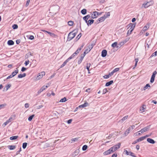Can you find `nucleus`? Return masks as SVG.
<instances>
[{
    "label": "nucleus",
    "mask_w": 157,
    "mask_h": 157,
    "mask_svg": "<svg viewBox=\"0 0 157 157\" xmlns=\"http://www.w3.org/2000/svg\"><path fill=\"white\" fill-rule=\"evenodd\" d=\"M12 27L14 29H17L18 28V26L17 25L14 24L13 25Z\"/></svg>",
    "instance_id": "obj_48"
},
{
    "label": "nucleus",
    "mask_w": 157,
    "mask_h": 157,
    "mask_svg": "<svg viewBox=\"0 0 157 157\" xmlns=\"http://www.w3.org/2000/svg\"><path fill=\"white\" fill-rule=\"evenodd\" d=\"M81 50V48H79L76 50V51L75 52V53H76V54L77 55L79 53V52Z\"/></svg>",
    "instance_id": "obj_50"
},
{
    "label": "nucleus",
    "mask_w": 157,
    "mask_h": 157,
    "mask_svg": "<svg viewBox=\"0 0 157 157\" xmlns=\"http://www.w3.org/2000/svg\"><path fill=\"white\" fill-rule=\"evenodd\" d=\"M68 24L69 26H72L73 24V22L72 21H69L68 22Z\"/></svg>",
    "instance_id": "obj_41"
},
{
    "label": "nucleus",
    "mask_w": 157,
    "mask_h": 157,
    "mask_svg": "<svg viewBox=\"0 0 157 157\" xmlns=\"http://www.w3.org/2000/svg\"><path fill=\"white\" fill-rule=\"evenodd\" d=\"M140 132H140V131H138L137 132H136L134 134L136 136L140 135H141V133Z\"/></svg>",
    "instance_id": "obj_47"
},
{
    "label": "nucleus",
    "mask_w": 157,
    "mask_h": 157,
    "mask_svg": "<svg viewBox=\"0 0 157 157\" xmlns=\"http://www.w3.org/2000/svg\"><path fill=\"white\" fill-rule=\"evenodd\" d=\"M93 47V46L92 45H90L88 47L89 49V50L90 51L91 49Z\"/></svg>",
    "instance_id": "obj_57"
},
{
    "label": "nucleus",
    "mask_w": 157,
    "mask_h": 157,
    "mask_svg": "<svg viewBox=\"0 0 157 157\" xmlns=\"http://www.w3.org/2000/svg\"><path fill=\"white\" fill-rule=\"evenodd\" d=\"M149 28V25L148 24H147L141 31V32L143 33L146 31Z\"/></svg>",
    "instance_id": "obj_12"
},
{
    "label": "nucleus",
    "mask_w": 157,
    "mask_h": 157,
    "mask_svg": "<svg viewBox=\"0 0 157 157\" xmlns=\"http://www.w3.org/2000/svg\"><path fill=\"white\" fill-rule=\"evenodd\" d=\"M98 15L99 13L98 12L94 11L91 13V17L93 19L96 18Z\"/></svg>",
    "instance_id": "obj_6"
},
{
    "label": "nucleus",
    "mask_w": 157,
    "mask_h": 157,
    "mask_svg": "<svg viewBox=\"0 0 157 157\" xmlns=\"http://www.w3.org/2000/svg\"><path fill=\"white\" fill-rule=\"evenodd\" d=\"M6 104H3L0 105V110L4 108L6 106Z\"/></svg>",
    "instance_id": "obj_33"
},
{
    "label": "nucleus",
    "mask_w": 157,
    "mask_h": 157,
    "mask_svg": "<svg viewBox=\"0 0 157 157\" xmlns=\"http://www.w3.org/2000/svg\"><path fill=\"white\" fill-rule=\"evenodd\" d=\"M81 33H80L79 34H78V36H77L76 39H77V40H78L81 37Z\"/></svg>",
    "instance_id": "obj_52"
},
{
    "label": "nucleus",
    "mask_w": 157,
    "mask_h": 157,
    "mask_svg": "<svg viewBox=\"0 0 157 157\" xmlns=\"http://www.w3.org/2000/svg\"><path fill=\"white\" fill-rule=\"evenodd\" d=\"M87 53L85 52V51L84 52V53L83 54H81V56H82L83 57V58H84V57L85 56V55H86V54H87Z\"/></svg>",
    "instance_id": "obj_54"
},
{
    "label": "nucleus",
    "mask_w": 157,
    "mask_h": 157,
    "mask_svg": "<svg viewBox=\"0 0 157 157\" xmlns=\"http://www.w3.org/2000/svg\"><path fill=\"white\" fill-rule=\"evenodd\" d=\"M66 98L64 97L62 99H61L59 101V102H65V101H66Z\"/></svg>",
    "instance_id": "obj_39"
},
{
    "label": "nucleus",
    "mask_w": 157,
    "mask_h": 157,
    "mask_svg": "<svg viewBox=\"0 0 157 157\" xmlns=\"http://www.w3.org/2000/svg\"><path fill=\"white\" fill-rule=\"evenodd\" d=\"M87 10L86 9H84L81 11V13L83 15H85L86 14Z\"/></svg>",
    "instance_id": "obj_30"
},
{
    "label": "nucleus",
    "mask_w": 157,
    "mask_h": 157,
    "mask_svg": "<svg viewBox=\"0 0 157 157\" xmlns=\"http://www.w3.org/2000/svg\"><path fill=\"white\" fill-rule=\"evenodd\" d=\"M148 87H150V86L149 84H147L146 85V86L144 87L143 90H145L146 89L148 88Z\"/></svg>",
    "instance_id": "obj_34"
},
{
    "label": "nucleus",
    "mask_w": 157,
    "mask_h": 157,
    "mask_svg": "<svg viewBox=\"0 0 157 157\" xmlns=\"http://www.w3.org/2000/svg\"><path fill=\"white\" fill-rule=\"evenodd\" d=\"M27 146V143H24L22 145V147L23 149H25L26 148Z\"/></svg>",
    "instance_id": "obj_43"
},
{
    "label": "nucleus",
    "mask_w": 157,
    "mask_h": 157,
    "mask_svg": "<svg viewBox=\"0 0 157 157\" xmlns=\"http://www.w3.org/2000/svg\"><path fill=\"white\" fill-rule=\"evenodd\" d=\"M45 72L44 71H42L39 73L38 75L36 78L35 80H38L41 78L45 75Z\"/></svg>",
    "instance_id": "obj_4"
},
{
    "label": "nucleus",
    "mask_w": 157,
    "mask_h": 157,
    "mask_svg": "<svg viewBox=\"0 0 157 157\" xmlns=\"http://www.w3.org/2000/svg\"><path fill=\"white\" fill-rule=\"evenodd\" d=\"M157 72L156 71H154V72L153 73L151 76V77L150 80V82L151 83H152L154 82L155 76Z\"/></svg>",
    "instance_id": "obj_8"
},
{
    "label": "nucleus",
    "mask_w": 157,
    "mask_h": 157,
    "mask_svg": "<svg viewBox=\"0 0 157 157\" xmlns=\"http://www.w3.org/2000/svg\"><path fill=\"white\" fill-rule=\"evenodd\" d=\"M13 77V76H12V75L11 74V75H9V76H8L6 78L7 79H10V78H12V77Z\"/></svg>",
    "instance_id": "obj_60"
},
{
    "label": "nucleus",
    "mask_w": 157,
    "mask_h": 157,
    "mask_svg": "<svg viewBox=\"0 0 157 157\" xmlns=\"http://www.w3.org/2000/svg\"><path fill=\"white\" fill-rule=\"evenodd\" d=\"M108 92V90L106 88L104 89L103 91V94H105Z\"/></svg>",
    "instance_id": "obj_51"
},
{
    "label": "nucleus",
    "mask_w": 157,
    "mask_h": 157,
    "mask_svg": "<svg viewBox=\"0 0 157 157\" xmlns=\"http://www.w3.org/2000/svg\"><path fill=\"white\" fill-rule=\"evenodd\" d=\"M72 119H70L67 121V123L68 124H70L71 123L72 121Z\"/></svg>",
    "instance_id": "obj_59"
},
{
    "label": "nucleus",
    "mask_w": 157,
    "mask_h": 157,
    "mask_svg": "<svg viewBox=\"0 0 157 157\" xmlns=\"http://www.w3.org/2000/svg\"><path fill=\"white\" fill-rule=\"evenodd\" d=\"M145 138H146V137H144V136L141 137L139 138L138 139H137V141H138V142H140V141H141L144 140Z\"/></svg>",
    "instance_id": "obj_29"
},
{
    "label": "nucleus",
    "mask_w": 157,
    "mask_h": 157,
    "mask_svg": "<svg viewBox=\"0 0 157 157\" xmlns=\"http://www.w3.org/2000/svg\"><path fill=\"white\" fill-rule=\"evenodd\" d=\"M8 148L10 150H13L15 149L16 147L15 146L11 145L8 146Z\"/></svg>",
    "instance_id": "obj_28"
},
{
    "label": "nucleus",
    "mask_w": 157,
    "mask_h": 157,
    "mask_svg": "<svg viewBox=\"0 0 157 157\" xmlns=\"http://www.w3.org/2000/svg\"><path fill=\"white\" fill-rule=\"evenodd\" d=\"M107 52L105 50H103L101 52V56L102 57H105L107 54Z\"/></svg>",
    "instance_id": "obj_14"
},
{
    "label": "nucleus",
    "mask_w": 157,
    "mask_h": 157,
    "mask_svg": "<svg viewBox=\"0 0 157 157\" xmlns=\"http://www.w3.org/2000/svg\"><path fill=\"white\" fill-rule=\"evenodd\" d=\"M147 2L149 6L152 5L154 3L152 1H150L149 2Z\"/></svg>",
    "instance_id": "obj_42"
},
{
    "label": "nucleus",
    "mask_w": 157,
    "mask_h": 157,
    "mask_svg": "<svg viewBox=\"0 0 157 157\" xmlns=\"http://www.w3.org/2000/svg\"><path fill=\"white\" fill-rule=\"evenodd\" d=\"M29 60H27L25 61V66H27L29 64Z\"/></svg>",
    "instance_id": "obj_53"
},
{
    "label": "nucleus",
    "mask_w": 157,
    "mask_h": 157,
    "mask_svg": "<svg viewBox=\"0 0 157 157\" xmlns=\"http://www.w3.org/2000/svg\"><path fill=\"white\" fill-rule=\"evenodd\" d=\"M94 20H89L86 23L87 25L89 26V25H92L94 23Z\"/></svg>",
    "instance_id": "obj_20"
},
{
    "label": "nucleus",
    "mask_w": 157,
    "mask_h": 157,
    "mask_svg": "<svg viewBox=\"0 0 157 157\" xmlns=\"http://www.w3.org/2000/svg\"><path fill=\"white\" fill-rule=\"evenodd\" d=\"M151 43V40L150 39H147L146 40V46L148 48H149V45H150Z\"/></svg>",
    "instance_id": "obj_13"
},
{
    "label": "nucleus",
    "mask_w": 157,
    "mask_h": 157,
    "mask_svg": "<svg viewBox=\"0 0 157 157\" xmlns=\"http://www.w3.org/2000/svg\"><path fill=\"white\" fill-rule=\"evenodd\" d=\"M147 141L149 143L152 144H154L155 143V141L149 138L147 139Z\"/></svg>",
    "instance_id": "obj_17"
},
{
    "label": "nucleus",
    "mask_w": 157,
    "mask_h": 157,
    "mask_svg": "<svg viewBox=\"0 0 157 157\" xmlns=\"http://www.w3.org/2000/svg\"><path fill=\"white\" fill-rule=\"evenodd\" d=\"M76 55V53L75 52L68 59L70 60V59L73 58Z\"/></svg>",
    "instance_id": "obj_36"
},
{
    "label": "nucleus",
    "mask_w": 157,
    "mask_h": 157,
    "mask_svg": "<svg viewBox=\"0 0 157 157\" xmlns=\"http://www.w3.org/2000/svg\"><path fill=\"white\" fill-rule=\"evenodd\" d=\"M83 57L82 56H80V59L78 61V64H79L82 62V60L83 59Z\"/></svg>",
    "instance_id": "obj_37"
},
{
    "label": "nucleus",
    "mask_w": 157,
    "mask_h": 157,
    "mask_svg": "<svg viewBox=\"0 0 157 157\" xmlns=\"http://www.w3.org/2000/svg\"><path fill=\"white\" fill-rule=\"evenodd\" d=\"M18 72V70L17 69L15 71H14L13 72L12 74L11 75H12V76H13V77L15 75H16Z\"/></svg>",
    "instance_id": "obj_22"
},
{
    "label": "nucleus",
    "mask_w": 157,
    "mask_h": 157,
    "mask_svg": "<svg viewBox=\"0 0 157 157\" xmlns=\"http://www.w3.org/2000/svg\"><path fill=\"white\" fill-rule=\"evenodd\" d=\"M113 83V81L111 80L109 82L106 83L105 84L106 86H109L112 84Z\"/></svg>",
    "instance_id": "obj_26"
},
{
    "label": "nucleus",
    "mask_w": 157,
    "mask_h": 157,
    "mask_svg": "<svg viewBox=\"0 0 157 157\" xmlns=\"http://www.w3.org/2000/svg\"><path fill=\"white\" fill-rule=\"evenodd\" d=\"M69 59H67L63 63V64L61 65L60 66V68H62L69 61Z\"/></svg>",
    "instance_id": "obj_23"
},
{
    "label": "nucleus",
    "mask_w": 157,
    "mask_h": 157,
    "mask_svg": "<svg viewBox=\"0 0 157 157\" xmlns=\"http://www.w3.org/2000/svg\"><path fill=\"white\" fill-rule=\"evenodd\" d=\"M117 155L116 154H114L112 155V157H117Z\"/></svg>",
    "instance_id": "obj_64"
},
{
    "label": "nucleus",
    "mask_w": 157,
    "mask_h": 157,
    "mask_svg": "<svg viewBox=\"0 0 157 157\" xmlns=\"http://www.w3.org/2000/svg\"><path fill=\"white\" fill-rule=\"evenodd\" d=\"M25 108H28L29 107V104L28 103H26L25 105Z\"/></svg>",
    "instance_id": "obj_55"
},
{
    "label": "nucleus",
    "mask_w": 157,
    "mask_h": 157,
    "mask_svg": "<svg viewBox=\"0 0 157 157\" xmlns=\"http://www.w3.org/2000/svg\"><path fill=\"white\" fill-rule=\"evenodd\" d=\"M11 85L10 84H8L6 85L5 87L4 88V89L5 90V88H6V90L7 91L8 89L11 87Z\"/></svg>",
    "instance_id": "obj_35"
},
{
    "label": "nucleus",
    "mask_w": 157,
    "mask_h": 157,
    "mask_svg": "<svg viewBox=\"0 0 157 157\" xmlns=\"http://www.w3.org/2000/svg\"><path fill=\"white\" fill-rule=\"evenodd\" d=\"M131 128H128L127 130L125 132L124 134L126 136L130 132Z\"/></svg>",
    "instance_id": "obj_32"
},
{
    "label": "nucleus",
    "mask_w": 157,
    "mask_h": 157,
    "mask_svg": "<svg viewBox=\"0 0 157 157\" xmlns=\"http://www.w3.org/2000/svg\"><path fill=\"white\" fill-rule=\"evenodd\" d=\"M74 31L71 32L68 35L67 40L70 41L73 39L76 36V33H73Z\"/></svg>",
    "instance_id": "obj_3"
},
{
    "label": "nucleus",
    "mask_w": 157,
    "mask_h": 157,
    "mask_svg": "<svg viewBox=\"0 0 157 157\" xmlns=\"http://www.w3.org/2000/svg\"><path fill=\"white\" fill-rule=\"evenodd\" d=\"M29 39L31 40H33L34 39V37L33 36H30L29 37Z\"/></svg>",
    "instance_id": "obj_61"
},
{
    "label": "nucleus",
    "mask_w": 157,
    "mask_h": 157,
    "mask_svg": "<svg viewBox=\"0 0 157 157\" xmlns=\"http://www.w3.org/2000/svg\"><path fill=\"white\" fill-rule=\"evenodd\" d=\"M79 150H76L73 152V154H72V156L74 157H75V156H76L77 155H78V154H79Z\"/></svg>",
    "instance_id": "obj_15"
},
{
    "label": "nucleus",
    "mask_w": 157,
    "mask_h": 157,
    "mask_svg": "<svg viewBox=\"0 0 157 157\" xmlns=\"http://www.w3.org/2000/svg\"><path fill=\"white\" fill-rule=\"evenodd\" d=\"M14 42L11 40H10L8 41L7 42V44L8 45H13L14 44Z\"/></svg>",
    "instance_id": "obj_25"
},
{
    "label": "nucleus",
    "mask_w": 157,
    "mask_h": 157,
    "mask_svg": "<svg viewBox=\"0 0 157 157\" xmlns=\"http://www.w3.org/2000/svg\"><path fill=\"white\" fill-rule=\"evenodd\" d=\"M18 137V136H11L10 138V139L11 140H15L17 139Z\"/></svg>",
    "instance_id": "obj_31"
},
{
    "label": "nucleus",
    "mask_w": 157,
    "mask_h": 157,
    "mask_svg": "<svg viewBox=\"0 0 157 157\" xmlns=\"http://www.w3.org/2000/svg\"><path fill=\"white\" fill-rule=\"evenodd\" d=\"M26 70V68L24 67H22L21 71L22 72Z\"/></svg>",
    "instance_id": "obj_56"
},
{
    "label": "nucleus",
    "mask_w": 157,
    "mask_h": 157,
    "mask_svg": "<svg viewBox=\"0 0 157 157\" xmlns=\"http://www.w3.org/2000/svg\"><path fill=\"white\" fill-rule=\"evenodd\" d=\"M119 70V68H115L114 70H113V71L114 73H115L117 71H118Z\"/></svg>",
    "instance_id": "obj_49"
},
{
    "label": "nucleus",
    "mask_w": 157,
    "mask_h": 157,
    "mask_svg": "<svg viewBox=\"0 0 157 157\" xmlns=\"http://www.w3.org/2000/svg\"><path fill=\"white\" fill-rule=\"evenodd\" d=\"M123 153L127 155H130L133 157H136L133 153L130 151H128L127 150L125 149L124 150Z\"/></svg>",
    "instance_id": "obj_5"
},
{
    "label": "nucleus",
    "mask_w": 157,
    "mask_h": 157,
    "mask_svg": "<svg viewBox=\"0 0 157 157\" xmlns=\"http://www.w3.org/2000/svg\"><path fill=\"white\" fill-rule=\"evenodd\" d=\"M149 6V5L147 3V2H144V3H143L141 6V9L144 8V9H146L147 8H148Z\"/></svg>",
    "instance_id": "obj_10"
},
{
    "label": "nucleus",
    "mask_w": 157,
    "mask_h": 157,
    "mask_svg": "<svg viewBox=\"0 0 157 157\" xmlns=\"http://www.w3.org/2000/svg\"><path fill=\"white\" fill-rule=\"evenodd\" d=\"M146 108V106L145 105H143L141 107L140 109V111L142 113L144 112Z\"/></svg>",
    "instance_id": "obj_19"
},
{
    "label": "nucleus",
    "mask_w": 157,
    "mask_h": 157,
    "mask_svg": "<svg viewBox=\"0 0 157 157\" xmlns=\"http://www.w3.org/2000/svg\"><path fill=\"white\" fill-rule=\"evenodd\" d=\"M87 148V146L85 145H84L82 147V150L83 151H85Z\"/></svg>",
    "instance_id": "obj_40"
},
{
    "label": "nucleus",
    "mask_w": 157,
    "mask_h": 157,
    "mask_svg": "<svg viewBox=\"0 0 157 157\" xmlns=\"http://www.w3.org/2000/svg\"><path fill=\"white\" fill-rule=\"evenodd\" d=\"M157 55V51L153 53L151 55V57L155 56Z\"/></svg>",
    "instance_id": "obj_46"
},
{
    "label": "nucleus",
    "mask_w": 157,
    "mask_h": 157,
    "mask_svg": "<svg viewBox=\"0 0 157 157\" xmlns=\"http://www.w3.org/2000/svg\"><path fill=\"white\" fill-rule=\"evenodd\" d=\"M129 39H130V38H129V37L126 38L123 41V43H124V44L125 43H126L127 42H128L129 40Z\"/></svg>",
    "instance_id": "obj_45"
},
{
    "label": "nucleus",
    "mask_w": 157,
    "mask_h": 157,
    "mask_svg": "<svg viewBox=\"0 0 157 157\" xmlns=\"http://www.w3.org/2000/svg\"><path fill=\"white\" fill-rule=\"evenodd\" d=\"M11 121V120L10 118L8 119V120L6 121V122H4L2 125V126L4 127L6 125H7L8 124L10 123Z\"/></svg>",
    "instance_id": "obj_21"
},
{
    "label": "nucleus",
    "mask_w": 157,
    "mask_h": 157,
    "mask_svg": "<svg viewBox=\"0 0 157 157\" xmlns=\"http://www.w3.org/2000/svg\"><path fill=\"white\" fill-rule=\"evenodd\" d=\"M106 19L105 17L104 16L99 18L97 21V23H99L100 22H103Z\"/></svg>",
    "instance_id": "obj_9"
},
{
    "label": "nucleus",
    "mask_w": 157,
    "mask_h": 157,
    "mask_svg": "<svg viewBox=\"0 0 157 157\" xmlns=\"http://www.w3.org/2000/svg\"><path fill=\"white\" fill-rule=\"evenodd\" d=\"M114 73L113 72V71H112L111 73H109V76H111Z\"/></svg>",
    "instance_id": "obj_63"
},
{
    "label": "nucleus",
    "mask_w": 157,
    "mask_h": 157,
    "mask_svg": "<svg viewBox=\"0 0 157 157\" xmlns=\"http://www.w3.org/2000/svg\"><path fill=\"white\" fill-rule=\"evenodd\" d=\"M26 56H27L28 57H29L31 56L32 54L31 52H29L26 55Z\"/></svg>",
    "instance_id": "obj_62"
},
{
    "label": "nucleus",
    "mask_w": 157,
    "mask_h": 157,
    "mask_svg": "<svg viewBox=\"0 0 157 157\" xmlns=\"http://www.w3.org/2000/svg\"><path fill=\"white\" fill-rule=\"evenodd\" d=\"M150 127V126H147L145 127L144 128L142 129L140 132H141V133H143L144 132L148 131Z\"/></svg>",
    "instance_id": "obj_7"
},
{
    "label": "nucleus",
    "mask_w": 157,
    "mask_h": 157,
    "mask_svg": "<svg viewBox=\"0 0 157 157\" xmlns=\"http://www.w3.org/2000/svg\"><path fill=\"white\" fill-rule=\"evenodd\" d=\"M110 15V13L109 12H108L106 13V14L104 16L105 17V18L109 17Z\"/></svg>",
    "instance_id": "obj_38"
},
{
    "label": "nucleus",
    "mask_w": 157,
    "mask_h": 157,
    "mask_svg": "<svg viewBox=\"0 0 157 157\" xmlns=\"http://www.w3.org/2000/svg\"><path fill=\"white\" fill-rule=\"evenodd\" d=\"M136 24V23L134 24L130 23L128 25V28H129V29L128 30L127 33V35L128 36L131 33L135 27Z\"/></svg>",
    "instance_id": "obj_2"
},
{
    "label": "nucleus",
    "mask_w": 157,
    "mask_h": 157,
    "mask_svg": "<svg viewBox=\"0 0 157 157\" xmlns=\"http://www.w3.org/2000/svg\"><path fill=\"white\" fill-rule=\"evenodd\" d=\"M103 77L104 78H108L110 77V76L109 75H105Z\"/></svg>",
    "instance_id": "obj_58"
},
{
    "label": "nucleus",
    "mask_w": 157,
    "mask_h": 157,
    "mask_svg": "<svg viewBox=\"0 0 157 157\" xmlns=\"http://www.w3.org/2000/svg\"><path fill=\"white\" fill-rule=\"evenodd\" d=\"M88 105V103L87 102H85V103L82 105H80L79 106V108H84L86 107Z\"/></svg>",
    "instance_id": "obj_16"
},
{
    "label": "nucleus",
    "mask_w": 157,
    "mask_h": 157,
    "mask_svg": "<svg viewBox=\"0 0 157 157\" xmlns=\"http://www.w3.org/2000/svg\"><path fill=\"white\" fill-rule=\"evenodd\" d=\"M90 16L89 15H88L83 17V19L87 23V20L90 17Z\"/></svg>",
    "instance_id": "obj_18"
},
{
    "label": "nucleus",
    "mask_w": 157,
    "mask_h": 157,
    "mask_svg": "<svg viewBox=\"0 0 157 157\" xmlns=\"http://www.w3.org/2000/svg\"><path fill=\"white\" fill-rule=\"evenodd\" d=\"M48 86H43L38 91V94H40V93H41L44 90L46 89Z\"/></svg>",
    "instance_id": "obj_11"
},
{
    "label": "nucleus",
    "mask_w": 157,
    "mask_h": 157,
    "mask_svg": "<svg viewBox=\"0 0 157 157\" xmlns=\"http://www.w3.org/2000/svg\"><path fill=\"white\" fill-rule=\"evenodd\" d=\"M78 138H72L71 140V143H74L78 140Z\"/></svg>",
    "instance_id": "obj_27"
},
{
    "label": "nucleus",
    "mask_w": 157,
    "mask_h": 157,
    "mask_svg": "<svg viewBox=\"0 0 157 157\" xmlns=\"http://www.w3.org/2000/svg\"><path fill=\"white\" fill-rule=\"evenodd\" d=\"M26 76V74L25 73H24L23 74H20L18 75V77L19 78H21L23 77H25Z\"/></svg>",
    "instance_id": "obj_24"
},
{
    "label": "nucleus",
    "mask_w": 157,
    "mask_h": 157,
    "mask_svg": "<svg viewBox=\"0 0 157 157\" xmlns=\"http://www.w3.org/2000/svg\"><path fill=\"white\" fill-rule=\"evenodd\" d=\"M121 146V143H118L116 145L111 147L109 150L104 152L103 153V155H106L113 153L118 149Z\"/></svg>",
    "instance_id": "obj_1"
},
{
    "label": "nucleus",
    "mask_w": 157,
    "mask_h": 157,
    "mask_svg": "<svg viewBox=\"0 0 157 157\" xmlns=\"http://www.w3.org/2000/svg\"><path fill=\"white\" fill-rule=\"evenodd\" d=\"M117 43L116 42H114L112 44V46L113 47H115L117 46Z\"/></svg>",
    "instance_id": "obj_44"
}]
</instances>
